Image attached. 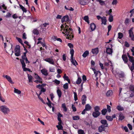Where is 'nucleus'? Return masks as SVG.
<instances>
[{"mask_svg":"<svg viewBox=\"0 0 134 134\" xmlns=\"http://www.w3.org/2000/svg\"><path fill=\"white\" fill-rule=\"evenodd\" d=\"M133 27H132L129 31V37L131 38V39L134 41V35L133 32Z\"/></svg>","mask_w":134,"mask_h":134,"instance_id":"20e7f679","label":"nucleus"},{"mask_svg":"<svg viewBox=\"0 0 134 134\" xmlns=\"http://www.w3.org/2000/svg\"><path fill=\"white\" fill-rule=\"evenodd\" d=\"M124 116L122 113L120 112L119 114V120H122L124 119Z\"/></svg>","mask_w":134,"mask_h":134,"instance_id":"a211bd4d","label":"nucleus"},{"mask_svg":"<svg viewBox=\"0 0 134 134\" xmlns=\"http://www.w3.org/2000/svg\"><path fill=\"white\" fill-rule=\"evenodd\" d=\"M97 1L99 2L100 4L101 5H104L105 4L104 2L101 0H97Z\"/></svg>","mask_w":134,"mask_h":134,"instance_id":"ea45409f","label":"nucleus"},{"mask_svg":"<svg viewBox=\"0 0 134 134\" xmlns=\"http://www.w3.org/2000/svg\"><path fill=\"white\" fill-rule=\"evenodd\" d=\"M42 79H41V80L40 79H37V80H36L34 81V82L37 83H42Z\"/></svg>","mask_w":134,"mask_h":134,"instance_id":"37998d69","label":"nucleus"},{"mask_svg":"<svg viewBox=\"0 0 134 134\" xmlns=\"http://www.w3.org/2000/svg\"><path fill=\"white\" fill-rule=\"evenodd\" d=\"M99 49L98 48L93 49L92 50V52L93 54L97 55L99 52Z\"/></svg>","mask_w":134,"mask_h":134,"instance_id":"9b49d317","label":"nucleus"},{"mask_svg":"<svg viewBox=\"0 0 134 134\" xmlns=\"http://www.w3.org/2000/svg\"><path fill=\"white\" fill-rule=\"evenodd\" d=\"M130 69L131 71H132L134 70V62L132 63V65L130 68Z\"/></svg>","mask_w":134,"mask_h":134,"instance_id":"052dcab7","label":"nucleus"},{"mask_svg":"<svg viewBox=\"0 0 134 134\" xmlns=\"http://www.w3.org/2000/svg\"><path fill=\"white\" fill-rule=\"evenodd\" d=\"M118 76V78H119L120 80H122L121 78H123L124 77V75L123 73H117L116 75V77L117 76Z\"/></svg>","mask_w":134,"mask_h":134,"instance_id":"0eeeda50","label":"nucleus"},{"mask_svg":"<svg viewBox=\"0 0 134 134\" xmlns=\"http://www.w3.org/2000/svg\"><path fill=\"white\" fill-rule=\"evenodd\" d=\"M63 88L65 89H67L68 88V84L67 83L65 84L63 86Z\"/></svg>","mask_w":134,"mask_h":134,"instance_id":"8fccbe9b","label":"nucleus"},{"mask_svg":"<svg viewBox=\"0 0 134 134\" xmlns=\"http://www.w3.org/2000/svg\"><path fill=\"white\" fill-rule=\"evenodd\" d=\"M113 94V91L111 90H109L106 93V95L107 96L109 97L111 96Z\"/></svg>","mask_w":134,"mask_h":134,"instance_id":"4be33fe9","label":"nucleus"},{"mask_svg":"<svg viewBox=\"0 0 134 134\" xmlns=\"http://www.w3.org/2000/svg\"><path fill=\"white\" fill-rule=\"evenodd\" d=\"M82 81L81 78L80 77H78L77 80L76 81V83L77 85L80 84Z\"/></svg>","mask_w":134,"mask_h":134,"instance_id":"c85d7f7f","label":"nucleus"},{"mask_svg":"<svg viewBox=\"0 0 134 134\" xmlns=\"http://www.w3.org/2000/svg\"><path fill=\"white\" fill-rule=\"evenodd\" d=\"M112 12V10L111 9H110L109 11H106V13L109 15L110 16L111 15V13Z\"/></svg>","mask_w":134,"mask_h":134,"instance_id":"c03bdc74","label":"nucleus"},{"mask_svg":"<svg viewBox=\"0 0 134 134\" xmlns=\"http://www.w3.org/2000/svg\"><path fill=\"white\" fill-rule=\"evenodd\" d=\"M49 25V24L48 23H43L41 25V28H42V26L43 27H46L47 25Z\"/></svg>","mask_w":134,"mask_h":134,"instance_id":"5fc2aeb1","label":"nucleus"},{"mask_svg":"<svg viewBox=\"0 0 134 134\" xmlns=\"http://www.w3.org/2000/svg\"><path fill=\"white\" fill-rule=\"evenodd\" d=\"M104 65L105 66H108L109 65L111 66L112 64L111 61H109L108 62H105V63Z\"/></svg>","mask_w":134,"mask_h":134,"instance_id":"2f4dec72","label":"nucleus"},{"mask_svg":"<svg viewBox=\"0 0 134 134\" xmlns=\"http://www.w3.org/2000/svg\"><path fill=\"white\" fill-rule=\"evenodd\" d=\"M15 55L16 56H19L20 55V50H15Z\"/></svg>","mask_w":134,"mask_h":134,"instance_id":"a878e982","label":"nucleus"},{"mask_svg":"<svg viewBox=\"0 0 134 134\" xmlns=\"http://www.w3.org/2000/svg\"><path fill=\"white\" fill-rule=\"evenodd\" d=\"M78 132L79 134H84V131L81 129L78 130Z\"/></svg>","mask_w":134,"mask_h":134,"instance_id":"603ef678","label":"nucleus"},{"mask_svg":"<svg viewBox=\"0 0 134 134\" xmlns=\"http://www.w3.org/2000/svg\"><path fill=\"white\" fill-rule=\"evenodd\" d=\"M5 77L7 79V80L11 83H14V82L12 80V79L11 77L9 76L8 75H6Z\"/></svg>","mask_w":134,"mask_h":134,"instance_id":"ddd939ff","label":"nucleus"},{"mask_svg":"<svg viewBox=\"0 0 134 134\" xmlns=\"http://www.w3.org/2000/svg\"><path fill=\"white\" fill-rule=\"evenodd\" d=\"M83 19L86 22H87L89 20V18L87 16H85L83 18Z\"/></svg>","mask_w":134,"mask_h":134,"instance_id":"4d7b16f0","label":"nucleus"},{"mask_svg":"<svg viewBox=\"0 0 134 134\" xmlns=\"http://www.w3.org/2000/svg\"><path fill=\"white\" fill-rule=\"evenodd\" d=\"M20 62L21 63V64L22 65V67L23 69L25 67L26 65L25 63L24 62V60H22V59H20Z\"/></svg>","mask_w":134,"mask_h":134,"instance_id":"cd10ccee","label":"nucleus"},{"mask_svg":"<svg viewBox=\"0 0 134 134\" xmlns=\"http://www.w3.org/2000/svg\"><path fill=\"white\" fill-rule=\"evenodd\" d=\"M56 127L58 128V130H62L63 129V127L62 125H57Z\"/></svg>","mask_w":134,"mask_h":134,"instance_id":"a18cd8bd","label":"nucleus"},{"mask_svg":"<svg viewBox=\"0 0 134 134\" xmlns=\"http://www.w3.org/2000/svg\"><path fill=\"white\" fill-rule=\"evenodd\" d=\"M129 61L132 63H134V58L131 56L129 58Z\"/></svg>","mask_w":134,"mask_h":134,"instance_id":"49530a36","label":"nucleus"},{"mask_svg":"<svg viewBox=\"0 0 134 134\" xmlns=\"http://www.w3.org/2000/svg\"><path fill=\"white\" fill-rule=\"evenodd\" d=\"M113 16L112 15H110L109 18V21L110 22H111L113 21Z\"/></svg>","mask_w":134,"mask_h":134,"instance_id":"09e8293b","label":"nucleus"},{"mask_svg":"<svg viewBox=\"0 0 134 134\" xmlns=\"http://www.w3.org/2000/svg\"><path fill=\"white\" fill-rule=\"evenodd\" d=\"M127 126L130 130H132V126L130 124H128Z\"/></svg>","mask_w":134,"mask_h":134,"instance_id":"774afa93","label":"nucleus"},{"mask_svg":"<svg viewBox=\"0 0 134 134\" xmlns=\"http://www.w3.org/2000/svg\"><path fill=\"white\" fill-rule=\"evenodd\" d=\"M44 60L51 64L54 65V61L52 58H46L44 59Z\"/></svg>","mask_w":134,"mask_h":134,"instance_id":"39448f33","label":"nucleus"},{"mask_svg":"<svg viewBox=\"0 0 134 134\" xmlns=\"http://www.w3.org/2000/svg\"><path fill=\"white\" fill-rule=\"evenodd\" d=\"M54 82H55L57 85H59L60 83V81L57 79H55V80L53 81Z\"/></svg>","mask_w":134,"mask_h":134,"instance_id":"bf43d9fd","label":"nucleus"},{"mask_svg":"<svg viewBox=\"0 0 134 134\" xmlns=\"http://www.w3.org/2000/svg\"><path fill=\"white\" fill-rule=\"evenodd\" d=\"M130 90L134 93V86L130 85L129 87Z\"/></svg>","mask_w":134,"mask_h":134,"instance_id":"72a5a7b5","label":"nucleus"},{"mask_svg":"<svg viewBox=\"0 0 134 134\" xmlns=\"http://www.w3.org/2000/svg\"><path fill=\"white\" fill-rule=\"evenodd\" d=\"M113 52V50L112 49H111L109 48H107L106 49V52L108 54H112Z\"/></svg>","mask_w":134,"mask_h":134,"instance_id":"f3484780","label":"nucleus"},{"mask_svg":"<svg viewBox=\"0 0 134 134\" xmlns=\"http://www.w3.org/2000/svg\"><path fill=\"white\" fill-rule=\"evenodd\" d=\"M74 52V51L73 49H70V54H71L70 58L71 62L73 65L76 66V65H77L78 64L76 61L75 60H74L73 56Z\"/></svg>","mask_w":134,"mask_h":134,"instance_id":"f257e3e1","label":"nucleus"},{"mask_svg":"<svg viewBox=\"0 0 134 134\" xmlns=\"http://www.w3.org/2000/svg\"><path fill=\"white\" fill-rule=\"evenodd\" d=\"M89 54V51H86L83 53L82 56L84 58H86Z\"/></svg>","mask_w":134,"mask_h":134,"instance_id":"5701e85b","label":"nucleus"},{"mask_svg":"<svg viewBox=\"0 0 134 134\" xmlns=\"http://www.w3.org/2000/svg\"><path fill=\"white\" fill-rule=\"evenodd\" d=\"M106 118L107 120L109 121H112L113 120V118L111 116H106Z\"/></svg>","mask_w":134,"mask_h":134,"instance_id":"79ce46f5","label":"nucleus"},{"mask_svg":"<svg viewBox=\"0 0 134 134\" xmlns=\"http://www.w3.org/2000/svg\"><path fill=\"white\" fill-rule=\"evenodd\" d=\"M19 6L21 8V9H22V11L25 13H26L27 12V10L26 9V8L24 7L23 6H22L21 5H20Z\"/></svg>","mask_w":134,"mask_h":134,"instance_id":"c756f323","label":"nucleus"},{"mask_svg":"<svg viewBox=\"0 0 134 134\" xmlns=\"http://www.w3.org/2000/svg\"><path fill=\"white\" fill-rule=\"evenodd\" d=\"M96 26L95 24L93 23H91L90 25V27L92 31L94 30L96 28Z\"/></svg>","mask_w":134,"mask_h":134,"instance_id":"dca6fc26","label":"nucleus"},{"mask_svg":"<svg viewBox=\"0 0 134 134\" xmlns=\"http://www.w3.org/2000/svg\"><path fill=\"white\" fill-rule=\"evenodd\" d=\"M116 108L119 111H121L124 110V109L123 107H121V106L118 105L117 106Z\"/></svg>","mask_w":134,"mask_h":134,"instance_id":"a19ab883","label":"nucleus"},{"mask_svg":"<svg viewBox=\"0 0 134 134\" xmlns=\"http://www.w3.org/2000/svg\"><path fill=\"white\" fill-rule=\"evenodd\" d=\"M37 96H38V98L41 101L42 103L45 104V103L44 101L43 100V99L40 97V96L38 95Z\"/></svg>","mask_w":134,"mask_h":134,"instance_id":"680f3d73","label":"nucleus"},{"mask_svg":"<svg viewBox=\"0 0 134 134\" xmlns=\"http://www.w3.org/2000/svg\"><path fill=\"white\" fill-rule=\"evenodd\" d=\"M74 98L75 100L76 101L77 99V95L76 93L74 92Z\"/></svg>","mask_w":134,"mask_h":134,"instance_id":"864d4df0","label":"nucleus"},{"mask_svg":"<svg viewBox=\"0 0 134 134\" xmlns=\"http://www.w3.org/2000/svg\"><path fill=\"white\" fill-rule=\"evenodd\" d=\"M57 93L58 96L59 98H60L62 95V92L59 89H58L57 90Z\"/></svg>","mask_w":134,"mask_h":134,"instance_id":"393cba45","label":"nucleus"},{"mask_svg":"<svg viewBox=\"0 0 134 134\" xmlns=\"http://www.w3.org/2000/svg\"><path fill=\"white\" fill-rule=\"evenodd\" d=\"M23 70L25 71H29L30 72L31 71L30 69L28 68H27L26 67H25V68H24L23 69Z\"/></svg>","mask_w":134,"mask_h":134,"instance_id":"69168bd1","label":"nucleus"},{"mask_svg":"<svg viewBox=\"0 0 134 134\" xmlns=\"http://www.w3.org/2000/svg\"><path fill=\"white\" fill-rule=\"evenodd\" d=\"M65 8L66 10H70L72 11L74 10V9L72 8L71 7H69V6H68V7H67L66 6H65Z\"/></svg>","mask_w":134,"mask_h":134,"instance_id":"7c9ffc66","label":"nucleus"},{"mask_svg":"<svg viewBox=\"0 0 134 134\" xmlns=\"http://www.w3.org/2000/svg\"><path fill=\"white\" fill-rule=\"evenodd\" d=\"M0 110L5 115L7 114L10 111L9 109L5 105H2L0 107Z\"/></svg>","mask_w":134,"mask_h":134,"instance_id":"f03ea898","label":"nucleus"},{"mask_svg":"<svg viewBox=\"0 0 134 134\" xmlns=\"http://www.w3.org/2000/svg\"><path fill=\"white\" fill-rule=\"evenodd\" d=\"M92 107L89 104H87L86 105L85 109L87 111H89L91 109Z\"/></svg>","mask_w":134,"mask_h":134,"instance_id":"b1692460","label":"nucleus"},{"mask_svg":"<svg viewBox=\"0 0 134 134\" xmlns=\"http://www.w3.org/2000/svg\"><path fill=\"white\" fill-rule=\"evenodd\" d=\"M34 77L36 79H40L41 80L42 79V78L40 77L36 73H35V75L34 76Z\"/></svg>","mask_w":134,"mask_h":134,"instance_id":"58836bf2","label":"nucleus"},{"mask_svg":"<svg viewBox=\"0 0 134 134\" xmlns=\"http://www.w3.org/2000/svg\"><path fill=\"white\" fill-rule=\"evenodd\" d=\"M100 112H96V111H94L92 115L95 118H97L98 117L100 114Z\"/></svg>","mask_w":134,"mask_h":134,"instance_id":"f8f14e48","label":"nucleus"},{"mask_svg":"<svg viewBox=\"0 0 134 134\" xmlns=\"http://www.w3.org/2000/svg\"><path fill=\"white\" fill-rule=\"evenodd\" d=\"M101 20L102 24H103L104 25H106L107 24L106 22L107 21L106 18L103 16V18H102Z\"/></svg>","mask_w":134,"mask_h":134,"instance_id":"6ab92c4d","label":"nucleus"},{"mask_svg":"<svg viewBox=\"0 0 134 134\" xmlns=\"http://www.w3.org/2000/svg\"><path fill=\"white\" fill-rule=\"evenodd\" d=\"M100 123L103 125H104L106 127H107L108 126V124L107 123V121L105 120H102L100 121Z\"/></svg>","mask_w":134,"mask_h":134,"instance_id":"2eb2a0df","label":"nucleus"},{"mask_svg":"<svg viewBox=\"0 0 134 134\" xmlns=\"http://www.w3.org/2000/svg\"><path fill=\"white\" fill-rule=\"evenodd\" d=\"M72 111L74 112H75L76 111V108L75 105L73 104H72Z\"/></svg>","mask_w":134,"mask_h":134,"instance_id":"13d9d810","label":"nucleus"},{"mask_svg":"<svg viewBox=\"0 0 134 134\" xmlns=\"http://www.w3.org/2000/svg\"><path fill=\"white\" fill-rule=\"evenodd\" d=\"M33 33L35 35H38L39 34V32L37 29H35L33 30Z\"/></svg>","mask_w":134,"mask_h":134,"instance_id":"f704fd0d","label":"nucleus"},{"mask_svg":"<svg viewBox=\"0 0 134 134\" xmlns=\"http://www.w3.org/2000/svg\"><path fill=\"white\" fill-rule=\"evenodd\" d=\"M79 1L81 5H84L87 4L85 0H79Z\"/></svg>","mask_w":134,"mask_h":134,"instance_id":"aec40b11","label":"nucleus"},{"mask_svg":"<svg viewBox=\"0 0 134 134\" xmlns=\"http://www.w3.org/2000/svg\"><path fill=\"white\" fill-rule=\"evenodd\" d=\"M72 118L74 120H79L80 119V117L78 116H73Z\"/></svg>","mask_w":134,"mask_h":134,"instance_id":"de8ad7c7","label":"nucleus"},{"mask_svg":"<svg viewBox=\"0 0 134 134\" xmlns=\"http://www.w3.org/2000/svg\"><path fill=\"white\" fill-rule=\"evenodd\" d=\"M72 29L70 28H69V29H66L65 30V33L67 35V39H71V38L70 37L71 36V34H72Z\"/></svg>","mask_w":134,"mask_h":134,"instance_id":"7ed1b4c3","label":"nucleus"},{"mask_svg":"<svg viewBox=\"0 0 134 134\" xmlns=\"http://www.w3.org/2000/svg\"><path fill=\"white\" fill-rule=\"evenodd\" d=\"M27 76L29 82L32 83L33 82L32 80L33 78L32 76H31L30 75H29L28 74H27Z\"/></svg>","mask_w":134,"mask_h":134,"instance_id":"412c9836","label":"nucleus"},{"mask_svg":"<svg viewBox=\"0 0 134 134\" xmlns=\"http://www.w3.org/2000/svg\"><path fill=\"white\" fill-rule=\"evenodd\" d=\"M16 39L22 45H24V44L23 43V41L20 38L16 37Z\"/></svg>","mask_w":134,"mask_h":134,"instance_id":"3c124183","label":"nucleus"},{"mask_svg":"<svg viewBox=\"0 0 134 134\" xmlns=\"http://www.w3.org/2000/svg\"><path fill=\"white\" fill-rule=\"evenodd\" d=\"M14 93H17L18 94H20L21 93V91L18 90L16 89L15 88H14Z\"/></svg>","mask_w":134,"mask_h":134,"instance_id":"e433bc0d","label":"nucleus"},{"mask_svg":"<svg viewBox=\"0 0 134 134\" xmlns=\"http://www.w3.org/2000/svg\"><path fill=\"white\" fill-rule=\"evenodd\" d=\"M69 20V16L66 15L64 16L61 19L62 23H63L64 22L68 21Z\"/></svg>","mask_w":134,"mask_h":134,"instance_id":"423d86ee","label":"nucleus"},{"mask_svg":"<svg viewBox=\"0 0 134 134\" xmlns=\"http://www.w3.org/2000/svg\"><path fill=\"white\" fill-rule=\"evenodd\" d=\"M129 20L128 18H127L125 20V21L124 22V23H125V24L126 25L127 24L129 23Z\"/></svg>","mask_w":134,"mask_h":134,"instance_id":"e2e57ef3","label":"nucleus"},{"mask_svg":"<svg viewBox=\"0 0 134 134\" xmlns=\"http://www.w3.org/2000/svg\"><path fill=\"white\" fill-rule=\"evenodd\" d=\"M105 126L103 125H102L99 126L98 127L99 131L100 132H101L103 131H105Z\"/></svg>","mask_w":134,"mask_h":134,"instance_id":"1a4fd4ad","label":"nucleus"},{"mask_svg":"<svg viewBox=\"0 0 134 134\" xmlns=\"http://www.w3.org/2000/svg\"><path fill=\"white\" fill-rule=\"evenodd\" d=\"M107 112V110L106 109H104L101 111L102 114L103 115H105Z\"/></svg>","mask_w":134,"mask_h":134,"instance_id":"473e14b6","label":"nucleus"},{"mask_svg":"<svg viewBox=\"0 0 134 134\" xmlns=\"http://www.w3.org/2000/svg\"><path fill=\"white\" fill-rule=\"evenodd\" d=\"M62 108L63 109V110L64 111H66L67 110V109L66 106V105L65 103H64L62 104Z\"/></svg>","mask_w":134,"mask_h":134,"instance_id":"bb28decb","label":"nucleus"},{"mask_svg":"<svg viewBox=\"0 0 134 134\" xmlns=\"http://www.w3.org/2000/svg\"><path fill=\"white\" fill-rule=\"evenodd\" d=\"M81 100L82 104L83 105H85L86 103V96L85 95H83L82 96Z\"/></svg>","mask_w":134,"mask_h":134,"instance_id":"9d476101","label":"nucleus"},{"mask_svg":"<svg viewBox=\"0 0 134 134\" xmlns=\"http://www.w3.org/2000/svg\"><path fill=\"white\" fill-rule=\"evenodd\" d=\"M107 109L108 111L109 112H111V110L110 106L108 105H107Z\"/></svg>","mask_w":134,"mask_h":134,"instance_id":"0e129e2a","label":"nucleus"},{"mask_svg":"<svg viewBox=\"0 0 134 134\" xmlns=\"http://www.w3.org/2000/svg\"><path fill=\"white\" fill-rule=\"evenodd\" d=\"M122 58L124 62L125 63H126L128 61L127 55L125 54H123L122 56Z\"/></svg>","mask_w":134,"mask_h":134,"instance_id":"6e6552de","label":"nucleus"},{"mask_svg":"<svg viewBox=\"0 0 134 134\" xmlns=\"http://www.w3.org/2000/svg\"><path fill=\"white\" fill-rule=\"evenodd\" d=\"M118 38L119 39H121L123 36V34L121 32H119L118 33Z\"/></svg>","mask_w":134,"mask_h":134,"instance_id":"c9c22d12","label":"nucleus"},{"mask_svg":"<svg viewBox=\"0 0 134 134\" xmlns=\"http://www.w3.org/2000/svg\"><path fill=\"white\" fill-rule=\"evenodd\" d=\"M68 45L70 48H73L74 46L71 43H69Z\"/></svg>","mask_w":134,"mask_h":134,"instance_id":"338daca9","label":"nucleus"},{"mask_svg":"<svg viewBox=\"0 0 134 134\" xmlns=\"http://www.w3.org/2000/svg\"><path fill=\"white\" fill-rule=\"evenodd\" d=\"M41 72L44 75L47 76L48 75L47 71L45 69H44L41 71Z\"/></svg>","mask_w":134,"mask_h":134,"instance_id":"4468645a","label":"nucleus"},{"mask_svg":"<svg viewBox=\"0 0 134 134\" xmlns=\"http://www.w3.org/2000/svg\"><path fill=\"white\" fill-rule=\"evenodd\" d=\"M100 110V108L98 106H96L94 108V111L96 112H100L99 110Z\"/></svg>","mask_w":134,"mask_h":134,"instance_id":"4c0bfd02","label":"nucleus"},{"mask_svg":"<svg viewBox=\"0 0 134 134\" xmlns=\"http://www.w3.org/2000/svg\"><path fill=\"white\" fill-rule=\"evenodd\" d=\"M65 80H67L69 79V78L68 76H66V74H64L63 77Z\"/></svg>","mask_w":134,"mask_h":134,"instance_id":"6e6d98bb","label":"nucleus"}]
</instances>
